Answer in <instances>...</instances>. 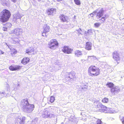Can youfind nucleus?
<instances>
[{"instance_id": "13", "label": "nucleus", "mask_w": 124, "mask_h": 124, "mask_svg": "<svg viewBox=\"0 0 124 124\" xmlns=\"http://www.w3.org/2000/svg\"><path fill=\"white\" fill-rule=\"evenodd\" d=\"M59 18L63 22H66L67 20V17L63 14L59 16Z\"/></svg>"}, {"instance_id": "16", "label": "nucleus", "mask_w": 124, "mask_h": 124, "mask_svg": "<svg viewBox=\"0 0 124 124\" xmlns=\"http://www.w3.org/2000/svg\"><path fill=\"white\" fill-rule=\"evenodd\" d=\"M50 29L49 26H47L46 24L43 27V33H46L49 32Z\"/></svg>"}, {"instance_id": "6", "label": "nucleus", "mask_w": 124, "mask_h": 124, "mask_svg": "<svg viewBox=\"0 0 124 124\" xmlns=\"http://www.w3.org/2000/svg\"><path fill=\"white\" fill-rule=\"evenodd\" d=\"M62 48V51L65 54H71L73 51V49L71 48L69 46H65Z\"/></svg>"}, {"instance_id": "29", "label": "nucleus", "mask_w": 124, "mask_h": 124, "mask_svg": "<svg viewBox=\"0 0 124 124\" xmlns=\"http://www.w3.org/2000/svg\"><path fill=\"white\" fill-rule=\"evenodd\" d=\"M8 28L6 27H3V30L4 31H7Z\"/></svg>"}, {"instance_id": "38", "label": "nucleus", "mask_w": 124, "mask_h": 124, "mask_svg": "<svg viewBox=\"0 0 124 124\" xmlns=\"http://www.w3.org/2000/svg\"><path fill=\"white\" fill-rule=\"evenodd\" d=\"M54 1H57L59 2L61 1L62 0H54Z\"/></svg>"}, {"instance_id": "7", "label": "nucleus", "mask_w": 124, "mask_h": 124, "mask_svg": "<svg viewBox=\"0 0 124 124\" xmlns=\"http://www.w3.org/2000/svg\"><path fill=\"white\" fill-rule=\"evenodd\" d=\"M106 85L107 87L111 88V90L112 92H114L116 91V87H113L114 85L113 83L112 82H108L106 84Z\"/></svg>"}, {"instance_id": "30", "label": "nucleus", "mask_w": 124, "mask_h": 124, "mask_svg": "<svg viewBox=\"0 0 124 124\" xmlns=\"http://www.w3.org/2000/svg\"><path fill=\"white\" fill-rule=\"evenodd\" d=\"M87 32L88 33H92V31L91 29H89L88 30Z\"/></svg>"}, {"instance_id": "26", "label": "nucleus", "mask_w": 124, "mask_h": 124, "mask_svg": "<svg viewBox=\"0 0 124 124\" xmlns=\"http://www.w3.org/2000/svg\"><path fill=\"white\" fill-rule=\"evenodd\" d=\"M74 1L75 3L77 5H80L81 3L79 0H74Z\"/></svg>"}, {"instance_id": "15", "label": "nucleus", "mask_w": 124, "mask_h": 124, "mask_svg": "<svg viewBox=\"0 0 124 124\" xmlns=\"http://www.w3.org/2000/svg\"><path fill=\"white\" fill-rule=\"evenodd\" d=\"M92 44L89 42H87L86 43L85 47V49L88 50H91L92 49Z\"/></svg>"}, {"instance_id": "4", "label": "nucleus", "mask_w": 124, "mask_h": 124, "mask_svg": "<svg viewBox=\"0 0 124 124\" xmlns=\"http://www.w3.org/2000/svg\"><path fill=\"white\" fill-rule=\"evenodd\" d=\"M59 45L57 40L55 39H53L50 40L48 44V47L51 49H55Z\"/></svg>"}, {"instance_id": "33", "label": "nucleus", "mask_w": 124, "mask_h": 124, "mask_svg": "<svg viewBox=\"0 0 124 124\" xmlns=\"http://www.w3.org/2000/svg\"><path fill=\"white\" fill-rule=\"evenodd\" d=\"M77 31L80 34H81V30L79 28V29H78L77 30Z\"/></svg>"}, {"instance_id": "37", "label": "nucleus", "mask_w": 124, "mask_h": 124, "mask_svg": "<svg viewBox=\"0 0 124 124\" xmlns=\"http://www.w3.org/2000/svg\"><path fill=\"white\" fill-rule=\"evenodd\" d=\"M101 104H99L97 105V107L98 108H99L100 106H101Z\"/></svg>"}, {"instance_id": "1", "label": "nucleus", "mask_w": 124, "mask_h": 124, "mask_svg": "<svg viewBox=\"0 0 124 124\" xmlns=\"http://www.w3.org/2000/svg\"><path fill=\"white\" fill-rule=\"evenodd\" d=\"M23 105V109L25 112L31 113L34 110L35 107L34 105L29 104L27 100L23 99L21 102Z\"/></svg>"}, {"instance_id": "18", "label": "nucleus", "mask_w": 124, "mask_h": 124, "mask_svg": "<svg viewBox=\"0 0 124 124\" xmlns=\"http://www.w3.org/2000/svg\"><path fill=\"white\" fill-rule=\"evenodd\" d=\"M10 54L11 55L13 56L14 55L16 54L17 52V51L14 48H12L10 49Z\"/></svg>"}, {"instance_id": "10", "label": "nucleus", "mask_w": 124, "mask_h": 124, "mask_svg": "<svg viewBox=\"0 0 124 124\" xmlns=\"http://www.w3.org/2000/svg\"><path fill=\"white\" fill-rule=\"evenodd\" d=\"M21 68V67L18 65H16L14 67L12 65L9 67V69L11 71L18 70Z\"/></svg>"}, {"instance_id": "17", "label": "nucleus", "mask_w": 124, "mask_h": 124, "mask_svg": "<svg viewBox=\"0 0 124 124\" xmlns=\"http://www.w3.org/2000/svg\"><path fill=\"white\" fill-rule=\"evenodd\" d=\"M75 73L73 72H70L69 74L68 77L70 79H73L75 78Z\"/></svg>"}, {"instance_id": "22", "label": "nucleus", "mask_w": 124, "mask_h": 124, "mask_svg": "<svg viewBox=\"0 0 124 124\" xmlns=\"http://www.w3.org/2000/svg\"><path fill=\"white\" fill-rule=\"evenodd\" d=\"M102 101L103 103H107L108 101V99L106 97H105L102 100Z\"/></svg>"}, {"instance_id": "35", "label": "nucleus", "mask_w": 124, "mask_h": 124, "mask_svg": "<svg viewBox=\"0 0 124 124\" xmlns=\"http://www.w3.org/2000/svg\"><path fill=\"white\" fill-rule=\"evenodd\" d=\"M4 52L3 51L0 49V55L4 54Z\"/></svg>"}, {"instance_id": "27", "label": "nucleus", "mask_w": 124, "mask_h": 124, "mask_svg": "<svg viewBox=\"0 0 124 124\" xmlns=\"http://www.w3.org/2000/svg\"><path fill=\"white\" fill-rule=\"evenodd\" d=\"M100 25V23H95L94 24V26L96 28L98 27Z\"/></svg>"}, {"instance_id": "2", "label": "nucleus", "mask_w": 124, "mask_h": 124, "mask_svg": "<svg viewBox=\"0 0 124 124\" xmlns=\"http://www.w3.org/2000/svg\"><path fill=\"white\" fill-rule=\"evenodd\" d=\"M11 16L9 10L7 9L3 10L0 14V21L3 23L7 22Z\"/></svg>"}, {"instance_id": "14", "label": "nucleus", "mask_w": 124, "mask_h": 124, "mask_svg": "<svg viewBox=\"0 0 124 124\" xmlns=\"http://www.w3.org/2000/svg\"><path fill=\"white\" fill-rule=\"evenodd\" d=\"M113 58L117 62L120 60V58L118 54L116 52H114L113 53Z\"/></svg>"}, {"instance_id": "8", "label": "nucleus", "mask_w": 124, "mask_h": 124, "mask_svg": "<svg viewBox=\"0 0 124 124\" xmlns=\"http://www.w3.org/2000/svg\"><path fill=\"white\" fill-rule=\"evenodd\" d=\"M56 9L53 8H49L46 11L47 14L48 15H53L54 14L56 13Z\"/></svg>"}, {"instance_id": "21", "label": "nucleus", "mask_w": 124, "mask_h": 124, "mask_svg": "<svg viewBox=\"0 0 124 124\" xmlns=\"http://www.w3.org/2000/svg\"><path fill=\"white\" fill-rule=\"evenodd\" d=\"M4 26H5L8 28H10L12 26V25L10 23H6L3 24Z\"/></svg>"}, {"instance_id": "25", "label": "nucleus", "mask_w": 124, "mask_h": 124, "mask_svg": "<svg viewBox=\"0 0 124 124\" xmlns=\"http://www.w3.org/2000/svg\"><path fill=\"white\" fill-rule=\"evenodd\" d=\"M95 58V57L94 56H89L88 57V60L92 61L94 60Z\"/></svg>"}, {"instance_id": "12", "label": "nucleus", "mask_w": 124, "mask_h": 124, "mask_svg": "<svg viewBox=\"0 0 124 124\" xmlns=\"http://www.w3.org/2000/svg\"><path fill=\"white\" fill-rule=\"evenodd\" d=\"M22 32V30L20 28L15 29L14 31V33L17 36H19L21 34Z\"/></svg>"}, {"instance_id": "11", "label": "nucleus", "mask_w": 124, "mask_h": 124, "mask_svg": "<svg viewBox=\"0 0 124 124\" xmlns=\"http://www.w3.org/2000/svg\"><path fill=\"white\" fill-rule=\"evenodd\" d=\"M30 59L28 57H24L21 60V62L24 65L30 62Z\"/></svg>"}, {"instance_id": "31", "label": "nucleus", "mask_w": 124, "mask_h": 124, "mask_svg": "<svg viewBox=\"0 0 124 124\" xmlns=\"http://www.w3.org/2000/svg\"><path fill=\"white\" fill-rule=\"evenodd\" d=\"M104 108L105 110H104V109H102L103 111L104 112H106L107 111V107L105 106L104 107Z\"/></svg>"}, {"instance_id": "19", "label": "nucleus", "mask_w": 124, "mask_h": 124, "mask_svg": "<svg viewBox=\"0 0 124 124\" xmlns=\"http://www.w3.org/2000/svg\"><path fill=\"white\" fill-rule=\"evenodd\" d=\"M106 15H105L104 17H101V19H98L100 22V24L103 23L105 22L106 19Z\"/></svg>"}, {"instance_id": "36", "label": "nucleus", "mask_w": 124, "mask_h": 124, "mask_svg": "<svg viewBox=\"0 0 124 124\" xmlns=\"http://www.w3.org/2000/svg\"><path fill=\"white\" fill-rule=\"evenodd\" d=\"M11 1L14 3H15L16 2L17 0H11Z\"/></svg>"}, {"instance_id": "32", "label": "nucleus", "mask_w": 124, "mask_h": 124, "mask_svg": "<svg viewBox=\"0 0 124 124\" xmlns=\"http://www.w3.org/2000/svg\"><path fill=\"white\" fill-rule=\"evenodd\" d=\"M122 123L123 124H124V116L123 117L121 120Z\"/></svg>"}, {"instance_id": "20", "label": "nucleus", "mask_w": 124, "mask_h": 124, "mask_svg": "<svg viewBox=\"0 0 124 124\" xmlns=\"http://www.w3.org/2000/svg\"><path fill=\"white\" fill-rule=\"evenodd\" d=\"M75 54L76 56H79L82 55V53L81 51L79 50H77L75 52Z\"/></svg>"}, {"instance_id": "34", "label": "nucleus", "mask_w": 124, "mask_h": 124, "mask_svg": "<svg viewBox=\"0 0 124 124\" xmlns=\"http://www.w3.org/2000/svg\"><path fill=\"white\" fill-rule=\"evenodd\" d=\"M93 13H91L89 15L91 17H93V16H94V14H93Z\"/></svg>"}, {"instance_id": "9", "label": "nucleus", "mask_w": 124, "mask_h": 124, "mask_svg": "<svg viewBox=\"0 0 124 124\" xmlns=\"http://www.w3.org/2000/svg\"><path fill=\"white\" fill-rule=\"evenodd\" d=\"M34 49L33 47H30L27 48L25 51V53L28 54L29 55L31 54H34Z\"/></svg>"}, {"instance_id": "5", "label": "nucleus", "mask_w": 124, "mask_h": 124, "mask_svg": "<svg viewBox=\"0 0 124 124\" xmlns=\"http://www.w3.org/2000/svg\"><path fill=\"white\" fill-rule=\"evenodd\" d=\"M97 9L94 11L93 13L95 15V17L97 20H98L100 18L102 17L103 15L104 11L103 8H101L99 11L97 12Z\"/></svg>"}, {"instance_id": "23", "label": "nucleus", "mask_w": 124, "mask_h": 124, "mask_svg": "<svg viewBox=\"0 0 124 124\" xmlns=\"http://www.w3.org/2000/svg\"><path fill=\"white\" fill-rule=\"evenodd\" d=\"M55 100V98L54 96H51L50 98V101L51 103L53 102Z\"/></svg>"}, {"instance_id": "28", "label": "nucleus", "mask_w": 124, "mask_h": 124, "mask_svg": "<svg viewBox=\"0 0 124 124\" xmlns=\"http://www.w3.org/2000/svg\"><path fill=\"white\" fill-rule=\"evenodd\" d=\"M96 124H102V123L101 120L98 119L96 121Z\"/></svg>"}, {"instance_id": "24", "label": "nucleus", "mask_w": 124, "mask_h": 124, "mask_svg": "<svg viewBox=\"0 0 124 124\" xmlns=\"http://www.w3.org/2000/svg\"><path fill=\"white\" fill-rule=\"evenodd\" d=\"M25 119V117H22L21 121L20 122V124H23Z\"/></svg>"}, {"instance_id": "3", "label": "nucleus", "mask_w": 124, "mask_h": 124, "mask_svg": "<svg viewBox=\"0 0 124 124\" xmlns=\"http://www.w3.org/2000/svg\"><path fill=\"white\" fill-rule=\"evenodd\" d=\"M88 75L92 77H96L99 76L101 73L100 69L94 65H91L88 68Z\"/></svg>"}, {"instance_id": "39", "label": "nucleus", "mask_w": 124, "mask_h": 124, "mask_svg": "<svg viewBox=\"0 0 124 124\" xmlns=\"http://www.w3.org/2000/svg\"><path fill=\"white\" fill-rule=\"evenodd\" d=\"M38 0L39 1H40L41 0Z\"/></svg>"}]
</instances>
